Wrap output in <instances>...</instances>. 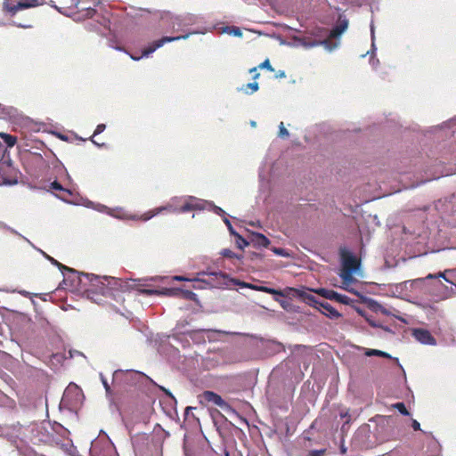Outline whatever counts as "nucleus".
<instances>
[{
  "instance_id": "nucleus-1",
  "label": "nucleus",
  "mask_w": 456,
  "mask_h": 456,
  "mask_svg": "<svg viewBox=\"0 0 456 456\" xmlns=\"http://www.w3.org/2000/svg\"><path fill=\"white\" fill-rule=\"evenodd\" d=\"M79 275L88 280L92 285L96 286L104 297L116 298L115 292H125L128 289V283L121 279L107 276L100 277L85 273H79Z\"/></svg>"
},
{
  "instance_id": "nucleus-2",
  "label": "nucleus",
  "mask_w": 456,
  "mask_h": 456,
  "mask_svg": "<svg viewBox=\"0 0 456 456\" xmlns=\"http://www.w3.org/2000/svg\"><path fill=\"white\" fill-rule=\"evenodd\" d=\"M210 275L215 276L216 278L220 277L223 280H229L231 282H232L234 284H238V285H240L242 288H249V289H255V290H257V291H261V292H265V293H268V294H271V295H278V296H281V297H286L287 296V293H286L287 291H293V292L298 294V290L296 289H293V288H287L284 291H282V290H279V289L269 288V287H265V286H257V285L249 284V283H247V282H244V281H237L235 279H229L228 275L226 273H222V272L211 273Z\"/></svg>"
},
{
  "instance_id": "nucleus-3",
  "label": "nucleus",
  "mask_w": 456,
  "mask_h": 456,
  "mask_svg": "<svg viewBox=\"0 0 456 456\" xmlns=\"http://www.w3.org/2000/svg\"><path fill=\"white\" fill-rule=\"evenodd\" d=\"M300 296L307 304L313 305L315 308L321 310L323 314L330 318H338L340 316V314L328 302H319L311 294H300Z\"/></svg>"
},
{
  "instance_id": "nucleus-4",
  "label": "nucleus",
  "mask_w": 456,
  "mask_h": 456,
  "mask_svg": "<svg viewBox=\"0 0 456 456\" xmlns=\"http://www.w3.org/2000/svg\"><path fill=\"white\" fill-rule=\"evenodd\" d=\"M165 19L170 20L172 27L175 28H182L183 27L192 25L195 23L196 17L193 14L186 13L183 15L172 16L170 12H166L165 15L161 17V20Z\"/></svg>"
},
{
  "instance_id": "nucleus-5",
  "label": "nucleus",
  "mask_w": 456,
  "mask_h": 456,
  "mask_svg": "<svg viewBox=\"0 0 456 456\" xmlns=\"http://www.w3.org/2000/svg\"><path fill=\"white\" fill-rule=\"evenodd\" d=\"M199 397L201 403H213L214 405L219 406L224 411L232 410L231 406L219 395L213 391H204Z\"/></svg>"
},
{
  "instance_id": "nucleus-6",
  "label": "nucleus",
  "mask_w": 456,
  "mask_h": 456,
  "mask_svg": "<svg viewBox=\"0 0 456 456\" xmlns=\"http://www.w3.org/2000/svg\"><path fill=\"white\" fill-rule=\"evenodd\" d=\"M189 37V34L183 35V36H177V37H163L162 38L154 41L151 45H149L147 48H145L142 51V56H148L149 54L155 52L158 48L161 47L164 44L177 41L180 39H186Z\"/></svg>"
},
{
  "instance_id": "nucleus-7",
  "label": "nucleus",
  "mask_w": 456,
  "mask_h": 456,
  "mask_svg": "<svg viewBox=\"0 0 456 456\" xmlns=\"http://www.w3.org/2000/svg\"><path fill=\"white\" fill-rule=\"evenodd\" d=\"M348 27V20L344 15H339L338 20L335 27L329 32L328 38H326L322 43L327 45L329 44L330 39L337 38L341 36V34L346 30Z\"/></svg>"
},
{
  "instance_id": "nucleus-8",
  "label": "nucleus",
  "mask_w": 456,
  "mask_h": 456,
  "mask_svg": "<svg viewBox=\"0 0 456 456\" xmlns=\"http://www.w3.org/2000/svg\"><path fill=\"white\" fill-rule=\"evenodd\" d=\"M342 269L356 272L360 266V260L357 259L351 252L346 250L341 251Z\"/></svg>"
},
{
  "instance_id": "nucleus-9",
  "label": "nucleus",
  "mask_w": 456,
  "mask_h": 456,
  "mask_svg": "<svg viewBox=\"0 0 456 456\" xmlns=\"http://www.w3.org/2000/svg\"><path fill=\"white\" fill-rule=\"evenodd\" d=\"M317 293L327 299L336 300L344 305H349L351 302L347 296L339 294L332 289H320L317 290Z\"/></svg>"
},
{
  "instance_id": "nucleus-10",
  "label": "nucleus",
  "mask_w": 456,
  "mask_h": 456,
  "mask_svg": "<svg viewBox=\"0 0 456 456\" xmlns=\"http://www.w3.org/2000/svg\"><path fill=\"white\" fill-rule=\"evenodd\" d=\"M413 335H414L415 338L422 344H425V345H435L436 344L435 338L427 330L417 329L414 330Z\"/></svg>"
},
{
  "instance_id": "nucleus-11",
  "label": "nucleus",
  "mask_w": 456,
  "mask_h": 456,
  "mask_svg": "<svg viewBox=\"0 0 456 456\" xmlns=\"http://www.w3.org/2000/svg\"><path fill=\"white\" fill-rule=\"evenodd\" d=\"M203 205L204 204L202 202L199 201L196 198L190 197L186 200V202L177 209V211L179 213H185V212H190V211H192L195 209H203L204 208Z\"/></svg>"
},
{
  "instance_id": "nucleus-12",
  "label": "nucleus",
  "mask_w": 456,
  "mask_h": 456,
  "mask_svg": "<svg viewBox=\"0 0 456 456\" xmlns=\"http://www.w3.org/2000/svg\"><path fill=\"white\" fill-rule=\"evenodd\" d=\"M164 210L171 211V210H173V207L172 206H165V207L156 208L150 210V211L144 213L143 215H142L141 219L143 221L150 220L151 217L155 216L158 214H160Z\"/></svg>"
},
{
  "instance_id": "nucleus-13",
  "label": "nucleus",
  "mask_w": 456,
  "mask_h": 456,
  "mask_svg": "<svg viewBox=\"0 0 456 456\" xmlns=\"http://www.w3.org/2000/svg\"><path fill=\"white\" fill-rule=\"evenodd\" d=\"M252 242L256 246L264 247V248H267L270 244L269 239L267 237H265L264 234L258 233V232L253 233Z\"/></svg>"
},
{
  "instance_id": "nucleus-14",
  "label": "nucleus",
  "mask_w": 456,
  "mask_h": 456,
  "mask_svg": "<svg viewBox=\"0 0 456 456\" xmlns=\"http://www.w3.org/2000/svg\"><path fill=\"white\" fill-rule=\"evenodd\" d=\"M44 4H45V0H20L18 2V7L28 9L43 5Z\"/></svg>"
},
{
  "instance_id": "nucleus-15",
  "label": "nucleus",
  "mask_w": 456,
  "mask_h": 456,
  "mask_svg": "<svg viewBox=\"0 0 456 456\" xmlns=\"http://www.w3.org/2000/svg\"><path fill=\"white\" fill-rule=\"evenodd\" d=\"M4 11L11 13L12 15L16 14L20 10H22L21 7H18L17 4L10 3V0H4L3 4Z\"/></svg>"
},
{
  "instance_id": "nucleus-16",
  "label": "nucleus",
  "mask_w": 456,
  "mask_h": 456,
  "mask_svg": "<svg viewBox=\"0 0 456 456\" xmlns=\"http://www.w3.org/2000/svg\"><path fill=\"white\" fill-rule=\"evenodd\" d=\"M354 273V271L344 270V269L341 270L340 277H341L344 284L348 285L354 281V279L353 277Z\"/></svg>"
},
{
  "instance_id": "nucleus-17",
  "label": "nucleus",
  "mask_w": 456,
  "mask_h": 456,
  "mask_svg": "<svg viewBox=\"0 0 456 456\" xmlns=\"http://www.w3.org/2000/svg\"><path fill=\"white\" fill-rule=\"evenodd\" d=\"M258 88H259L258 83L252 82V83H248L246 85H243L240 90L242 91L246 94H253V93L256 92L258 90Z\"/></svg>"
},
{
  "instance_id": "nucleus-18",
  "label": "nucleus",
  "mask_w": 456,
  "mask_h": 456,
  "mask_svg": "<svg viewBox=\"0 0 456 456\" xmlns=\"http://www.w3.org/2000/svg\"><path fill=\"white\" fill-rule=\"evenodd\" d=\"M365 355L367 356H380L384 358H391V355L384 351L378 349H367L365 352Z\"/></svg>"
},
{
  "instance_id": "nucleus-19",
  "label": "nucleus",
  "mask_w": 456,
  "mask_h": 456,
  "mask_svg": "<svg viewBox=\"0 0 456 456\" xmlns=\"http://www.w3.org/2000/svg\"><path fill=\"white\" fill-rule=\"evenodd\" d=\"M0 137L4 140L8 147H12L16 142L17 138L8 134L0 133Z\"/></svg>"
},
{
  "instance_id": "nucleus-20",
  "label": "nucleus",
  "mask_w": 456,
  "mask_h": 456,
  "mask_svg": "<svg viewBox=\"0 0 456 456\" xmlns=\"http://www.w3.org/2000/svg\"><path fill=\"white\" fill-rule=\"evenodd\" d=\"M79 12H81V16L83 18H92L95 12H96V10L94 8H92V7H86V8H82L81 10H79Z\"/></svg>"
},
{
  "instance_id": "nucleus-21",
  "label": "nucleus",
  "mask_w": 456,
  "mask_h": 456,
  "mask_svg": "<svg viewBox=\"0 0 456 456\" xmlns=\"http://www.w3.org/2000/svg\"><path fill=\"white\" fill-rule=\"evenodd\" d=\"M178 292H180L185 299L194 300L196 298V294L191 290L176 289V292L174 294H177Z\"/></svg>"
},
{
  "instance_id": "nucleus-22",
  "label": "nucleus",
  "mask_w": 456,
  "mask_h": 456,
  "mask_svg": "<svg viewBox=\"0 0 456 456\" xmlns=\"http://www.w3.org/2000/svg\"><path fill=\"white\" fill-rule=\"evenodd\" d=\"M220 254L224 256V257H227V258H237L239 260H240L242 258V256H238L236 255L233 251H232L231 249H228V248H224L223 249Z\"/></svg>"
},
{
  "instance_id": "nucleus-23",
  "label": "nucleus",
  "mask_w": 456,
  "mask_h": 456,
  "mask_svg": "<svg viewBox=\"0 0 456 456\" xmlns=\"http://www.w3.org/2000/svg\"><path fill=\"white\" fill-rule=\"evenodd\" d=\"M234 235L236 236L237 240H236V244L238 246L239 248L240 249H243L245 247H247L249 243L241 236L240 235L239 233H234Z\"/></svg>"
},
{
  "instance_id": "nucleus-24",
  "label": "nucleus",
  "mask_w": 456,
  "mask_h": 456,
  "mask_svg": "<svg viewBox=\"0 0 456 456\" xmlns=\"http://www.w3.org/2000/svg\"><path fill=\"white\" fill-rule=\"evenodd\" d=\"M50 188L54 191L66 192L69 195L71 194L69 190L63 188V186L57 181L53 182L50 185Z\"/></svg>"
},
{
  "instance_id": "nucleus-25",
  "label": "nucleus",
  "mask_w": 456,
  "mask_h": 456,
  "mask_svg": "<svg viewBox=\"0 0 456 456\" xmlns=\"http://www.w3.org/2000/svg\"><path fill=\"white\" fill-rule=\"evenodd\" d=\"M48 258L51 260V262H52L53 265H57L61 270H65V271L70 272V273H77V271H75L74 269H72V268H69V267H68V266L63 265L62 264L59 263L57 260L53 259V257H48Z\"/></svg>"
},
{
  "instance_id": "nucleus-26",
  "label": "nucleus",
  "mask_w": 456,
  "mask_h": 456,
  "mask_svg": "<svg viewBox=\"0 0 456 456\" xmlns=\"http://www.w3.org/2000/svg\"><path fill=\"white\" fill-rule=\"evenodd\" d=\"M393 406L394 408L397 409L401 414L404 416H408L410 414L403 403H396Z\"/></svg>"
},
{
  "instance_id": "nucleus-27",
  "label": "nucleus",
  "mask_w": 456,
  "mask_h": 456,
  "mask_svg": "<svg viewBox=\"0 0 456 456\" xmlns=\"http://www.w3.org/2000/svg\"><path fill=\"white\" fill-rule=\"evenodd\" d=\"M258 69H266L271 72L274 71V69L272 67L269 59L265 60L262 63L257 66Z\"/></svg>"
},
{
  "instance_id": "nucleus-28",
  "label": "nucleus",
  "mask_w": 456,
  "mask_h": 456,
  "mask_svg": "<svg viewBox=\"0 0 456 456\" xmlns=\"http://www.w3.org/2000/svg\"><path fill=\"white\" fill-rule=\"evenodd\" d=\"M279 136L281 138L289 136V131L285 128L283 122H281L279 126Z\"/></svg>"
},
{
  "instance_id": "nucleus-29",
  "label": "nucleus",
  "mask_w": 456,
  "mask_h": 456,
  "mask_svg": "<svg viewBox=\"0 0 456 456\" xmlns=\"http://www.w3.org/2000/svg\"><path fill=\"white\" fill-rule=\"evenodd\" d=\"M326 450L321 449V450H312L308 452V456H322L324 455Z\"/></svg>"
},
{
  "instance_id": "nucleus-30",
  "label": "nucleus",
  "mask_w": 456,
  "mask_h": 456,
  "mask_svg": "<svg viewBox=\"0 0 456 456\" xmlns=\"http://www.w3.org/2000/svg\"><path fill=\"white\" fill-rule=\"evenodd\" d=\"M106 128V126L104 124H99L94 133V136L102 133Z\"/></svg>"
},
{
  "instance_id": "nucleus-31",
  "label": "nucleus",
  "mask_w": 456,
  "mask_h": 456,
  "mask_svg": "<svg viewBox=\"0 0 456 456\" xmlns=\"http://www.w3.org/2000/svg\"><path fill=\"white\" fill-rule=\"evenodd\" d=\"M4 173H0V184H12L13 183H16V180L14 181H10V180H7V178L2 176Z\"/></svg>"
},
{
  "instance_id": "nucleus-32",
  "label": "nucleus",
  "mask_w": 456,
  "mask_h": 456,
  "mask_svg": "<svg viewBox=\"0 0 456 456\" xmlns=\"http://www.w3.org/2000/svg\"><path fill=\"white\" fill-rule=\"evenodd\" d=\"M257 69H258L257 67H254V68H252V69H249V72H250L251 74H253V78H254V79L258 78V77H259V76H260V74L257 72Z\"/></svg>"
},
{
  "instance_id": "nucleus-33",
  "label": "nucleus",
  "mask_w": 456,
  "mask_h": 456,
  "mask_svg": "<svg viewBox=\"0 0 456 456\" xmlns=\"http://www.w3.org/2000/svg\"><path fill=\"white\" fill-rule=\"evenodd\" d=\"M102 381L103 387L106 390V393L110 394V387L108 384V381L103 377H102Z\"/></svg>"
},
{
  "instance_id": "nucleus-34",
  "label": "nucleus",
  "mask_w": 456,
  "mask_h": 456,
  "mask_svg": "<svg viewBox=\"0 0 456 456\" xmlns=\"http://www.w3.org/2000/svg\"><path fill=\"white\" fill-rule=\"evenodd\" d=\"M142 293L150 296L159 294V291L153 289H142Z\"/></svg>"
},
{
  "instance_id": "nucleus-35",
  "label": "nucleus",
  "mask_w": 456,
  "mask_h": 456,
  "mask_svg": "<svg viewBox=\"0 0 456 456\" xmlns=\"http://www.w3.org/2000/svg\"><path fill=\"white\" fill-rule=\"evenodd\" d=\"M340 417H341V419H346V423H349V421H350V415H349V412L347 411H345V412H341L340 413Z\"/></svg>"
},
{
  "instance_id": "nucleus-36",
  "label": "nucleus",
  "mask_w": 456,
  "mask_h": 456,
  "mask_svg": "<svg viewBox=\"0 0 456 456\" xmlns=\"http://www.w3.org/2000/svg\"><path fill=\"white\" fill-rule=\"evenodd\" d=\"M411 426H412V428L415 431L420 430V424L416 419L412 420V425Z\"/></svg>"
},
{
  "instance_id": "nucleus-37",
  "label": "nucleus",
  "mask_w": 456,
  "mask_h": 456,
  "mask_svg": "<svg viewBox=\"0 0 456 456\" xmlns=\"http://www.w3.org/2000/svg\"><path fill=\"white\" fill-rule=\"evenodd\" d=\"M275 77L276 78H284L286 77V73L284 70H279L276 75H275Z\"/></svg>"
},
{
  "instance_id": "nucleus-38",
  "label": "nucleus",
  "mask_w": 456,
  "mask_h": 456,
  "mask_svg": "<svg viewBox=\"0 0 456 456\" xmlns=\"http://www.w3.org/2000/svg\"><path fill=\"white\" fill-rule=\"evenodd\" d=\"M436 275H437V278H438V277H441V278H443L445 281H447V282H451V283H452V281H451L448 278H446V276H445V273H444L439 272Z\"/></svg>"
},
{
  "instance_id": "nucleus-39",
  "label": "nucleus",
  "mask_w": 456,
  "mask_h": 456,
  "mask_svg": "<svg viewBox=\"0 0 456 456\" xmlns=\"http://www.w3.org/2000/svg\"><path fill=\"white\" fill-rule=\"evenodd\" d=\"M224 223H225V224L228 226V228H229V230L231 231V232H232V234H234V233H235V232H233V230H232V226L231 222H230L228 219H225V220H224Z\"/></svg>"
},
{
  "instance_id": "nucleus-40",
  "label": "nucleus",
  "mask_w": 456,
  "mask_h": 456,
  "mask_svg": "<svg viewBox=\"0 0 456 456\" xmlns=\"http://www.w3.org/2000/svg\"><path fill=\"white\" fill-rule=\"evenodd\" d=\"M367 322L370 323V326L372 327H379V324H378L377 322H375L374 321H371L370 319H367Z\"/></svg>"
},
{
  "instance_id": "nucleus-41",
  "label": "nucleus",
  "mask_w": 456,
  "mask_h": 456,
  "mask_svg": "<svg viewBox=\"0 0 456 456\" xmlns=\"http://www.w3.org/2000/svg\"><path fill=\"white\" fill-rule=\"evenodd\" d=\"M174 280H175V281H190L189 279H187L183 276H175Z\"/></svg>"
},
{
  "instance_id": "nucleus-42",
  "label": "nucleus",
  "mask_w": 456,
  "mask_h": 456,
  "mask_svg": "<svg viewBox=\"0 0 456 456\" xmlns=\"http://www.w3.org/2000/svg\"><path fill=\"white\" fill-rule=\"evenodd\" d=\"M49 4L52 6V7H54L56 9H58L57 5H56V0H50L49 1Z\"/></svg>"
},
{
  "instance_id": "nucleus-43",
  "label": "nucleus",
  "mask_w": 456,
  "mask_h": 456,
  "mask_svg": "<svg viewBox=\"0 0 456 456\" xmlns=\"http://www.w3.org/2000/svg\"><path fill=\"white\" fill-rule=\"evenodd\" d=\"M435 278H437L436 274L429 273L425 279L430 280V279H435Z\"/></svg>"
},
{
  "instance_id": "nucleus-44",
  "label": "nucleus",
  "mask_w": 456,
  "mask_h": 456,
  "mask_svg": "<svg viewBox=\"0 0 456 456\" xmlns=\"http://www.w3.org/2000/svg\"><path fill=\"white\" fill-rule=\"evenodd\" d=\"M163 391H165V393L170 396H172L171 393H169L167 390H166L165 388H161Z\"/></svg>"
},
{
  "instance_id": "nucleus-45",
  "label": "nucleus",
  "mask_w": 456,
  "mask_h": 456,
  "mask_svg": "<svg viewBox=\"0 0 456 456\" xmlns=\"http://www.w3.org/2000/svg\"><path fill=\"white\" fill-rule=\"evenodd\" d=\"M346 452V449L344 446H342V447H341V452H342V453H345Z\"/></svg>"
},
{
  "instance_id": "nucleus-46",
  "label": "nucleus",
  "mask_w": 456,
  "mask_h": 456,
  "mask_svg": "<svg viewBox=\"0 0 456 456\" xmlns=\"http://www.w3.org/2000/svg\"><path fill=\"white\" fill-rule=\"evenodd\" d=\"M191 409H192L191 407H187V408H186V410H185V413H186V414H188V411H189L190 410H191Z\"/></svg>"
},
{
  "instance_id": "nucleus-47",
  "label": "nucleus",
  "mask_w": 456,
  "mask_h": 456,
  "mask_svg": "<svg viewBox=\"0 0 456 456\" xmlns=\"http://www.w3.org/2000/svg\"><path fill=\"white\" fill-rule=\"evenodd\" d=\"M92 142H93V143H95V144H98V145H103V144H104V143L100 144V143L96 142H95V141H94V140H92Z\"/></svg>"
},
{
  "instance_id": "nucleus-48",
  "label": "nucleus",
  "mask_w": 456,
  "mask_h": 456,
  "mask_svg": "<svg viewBox=\"0 0 456 456\" xmlns=\"http://www.w3.org/2000/svg\"><path fill=\"white\" fill-rule=\"evenodd\" d=\"M281 249H275V252L281 254Z\"/></svg>"
},
{
  "instance_id": "nucleus-49",
  "label": "nucleus",
  "mask_w": 456,
  "mask_h": 456,
  "mask_svg": "<svg viewBox=\"0 0 456 456\" xmlns=\"http://www.w3.org/2000/svg\"><path fill=\"white\" fill-rule=\"evenodd\" d=\"M225 456H229L228 452H225Z\"/></svg>"
}]
</instances>
